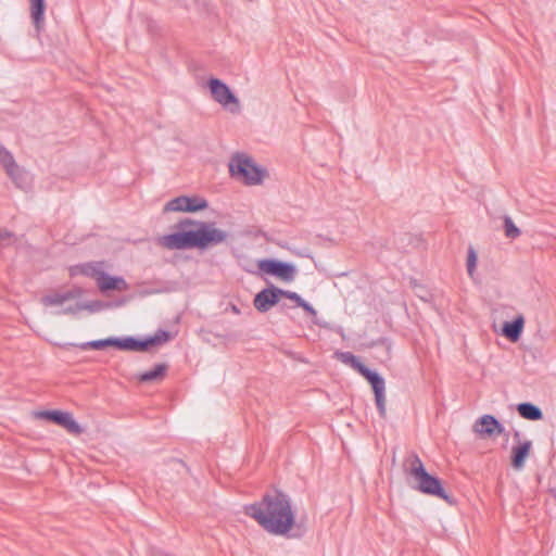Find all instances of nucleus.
Here are the masks:
<instances>
[{
	"instance_id": "f257e3e1",
	"label": "nucleus",
	"mask_w": 556,
	"mask_h": 556,
	"mask_svg": "<svg viewBox=\"0 0 556 556\" xmlns=\"http://www.w3.org/2000/svg\"><path fill=\"white\" fill-rule=\"evenodd\" d=\"M244 511L270 534L285 535L294 525L291 500L278 489L264 495L262 501L245 506Z\"/></svg>"
},
{
	"instance_id": "f03ea898",
	"label": "nucleus",
	"mask_w": 556,
	"mask_h": 556,
	"mask_svg": "<svg viewBox=\"0 0 556 556\" xmlns=\"http://www.w3.org/2000/svg\"><path fill=\"white\" fill-rule=\"evenodd\" d=\"M188 225H193L195 228L163 236L159 239V243L169 250L194 248L204 250L224 243L229 237L227 231L217 228L215 223L194 222L192 219H186L181 223L182 227Z\"/></svg>"
},
{
	"instance_id": "7ed1b4c3",
	"label": "nucleus",
	"mask_w": 556,
	"mask_h": 556,
	"mask_svg": "<svg viewBox=\"0 0 556 556\" xmlns=\"http://www.w3.org/2000/svg\"><path fill=\"white\" fill-rule=\"evenodd\" d=\"M228 167L230 176L247 186L261 185L267 177L266 169L245 153L233 154Z\"/></svg>"
},
{
	"instance_id": "20e7f679",
	"label": "nucleus",
	"mask_w": 556,
	"mask_h": 556,
	"mask_svg": "<svg viewBox=\"0 0 556 556\" xmlns=\"http://www.w3.org/2000/svg\"><path fill=\"white\" fill-rule=\"evenodd\" d=\"M207 88L212 99L222 108L232 114H239L241 112L240 100L223 80L210 78L207 80Z\"/></svg>"
},
{
	"instance_id": "39448f33",
	"label": "nucleus",
	"mask_w": 556,
	"mask_h": 556,
	"mask_svg": "<svg viewBox=\"0 0 556 556\" xmlns=\"http://www.w3.org/2000/svg\"><path fill=\"white\" fill-rule=\"evenodd\" d=\"M81 295L79 288L66 291H51L43 295L41 303L45 307L52 308L56 313H76L83 308L79 304L75 306L64 307L65 303L72 300H76Z\"/></svg>"
},
{
	"instance_id": "423d86ee",
	"label": "nucleus",
	"mask_w": 556,
	"mask_h": 556,
	"mask_svg": "<svg viewBox=\"0 0 556 556\" xmlns=\"http://www.w3.org/2000/svg\"><path fill=\"white\" fill-rule=\"evenodd\" d=\"M403 470L418 486H441L440 480L426 471L422 462L416 454H410L404 460Z\"/></svg>"
},
{
	"instance_id": "0eeeda50",
	"label": "nucleus",
	"mask_w": 556,
	"mask_h": 556,
	"mask_svg": "<svg viewBox=\"0 0 556 556\" xmlns=\"http://www.w3.org/2000/svg\"><path fill=\"white\" fill-rule=\"evenodd\" d=\"M261 273L274 276L281 281L291 282L296 275V267L276 260H261L257 263Z\"/></svg>"
},
{
	"instance_id": "6e6552de",
	"label": "nucleus",
	"mask_w": 556,
	"mask_h": 556,
	"mask_svg": "<svg viewBox=\"0 0 556 556\" xmlns=\"http://www.w3.org/2000/svg\"><path fill=\"white\" fill-rule=\"evenodd\" d=\"M169 338V333L166 331H159L153 337H150L143 341H138L134 338H115L114 346L126 351H146L152 345L167 342Z\"/></svg>"
},
{
	"instance_id": "1a4fd4ad",
	"label": "nucleus",
	"mask_w": 556,
	"mask_h": 556,
	"mask_svg": "<svg viewBox=\"0 0 556 556\" xmlns=\"http://www.w3.org/2000/svg\"><path fill=\"white\" fill-rule=\"evenodd\" d=\"M37 418L52 421L63 428L70 433L79 435L83 432V428L73 418L72 414L62 410H42L37 413Z\"/></svg>"
},
{
	"instance_id": "9d476101",
	"label": "nucleus",
	"mask_w": 556,
	"mask_h": 556,
	"mask_svg": "<svg viewBox=\"0 0 556 556\" xmlns=\"http://www.w3.org/2000/svg\"><path fill=\"white\" fill-rule=\"evenodd\" d=\"M208 206L207 201L201 197H177L166 203L165 212H199Z\"/></svg>"
},
{
	"instance_id": "9b49d317",
	"label": "nucleus",
	"mask_w": 556,
	"mask_h": 556,
	"mask_svg": "<svg viewBox=\"0 0 556 556\" xmlns=\"http://www.w3.org/2000/svg\"><path fill=\"white\" fill-rule=\"evenodd\" d=\"M0 165L3 166L8 176L20 188L23 187L24 173L16 164L13 154L0 143Z\"/></svg>"
},
{
	"instance_id": "f8f14e48",
	"label": "nucleus",
	"mask_w": 556,
	"mask_h": 556,
	"mask_svg": "<svg viewBox=\"0 0 556 556\" xmlns=\"http://www.w3.org/2000/svg\"><path fill=\"white\" fill-rule=\"evenodd\" d=\"M472 430L480 437L491 438L501 435L504 432V427L492 415H483L472 426Z\"/></svg>"
},
{
	"instance_id": "ddd939ff",
	"label": "nucleus",
	"mask_w": 556,
	"mask_h": 556,
	"mask_svg": "<svg viewBox=\"0 0 556 556\" xmlns=\"http://www.w3.org/2000/svg\"><path fill=\"white\" fill-rule=\"evenodd\" d=\"M281 289L270 287L258 292L254 298V306L258 312H267L276 305L280 299Z\"/></svg>"
},
{
	"instance_id": "4468645a",
	"label": "nucleus",
	"mask_w": 556,
	"mask_h": 556,
	"mask_svg": "<svg viewBox=\"0 0 556 556\" xmlns=\"http://www.w3.org/2000/svg\"><path fill=\"white\" fill-rule=\"evenodd\" d=\"M104 269L105 264L103 262H89L70 267L68 273L71 277L83 275L90 277L98 282Z\"/></svg>"
},
{
	"instance_id": "2eb2a0df",
	"label": "nucleus",
	"mask_w": 556,
	"mask_h": 556,
	"mask_svg": "<svg viewBox=\"0 0 556 556\" xmlns=\"http://www.w3.org/2000/svg\"><path fill=\"white\" fill-rule=\"evenodd\" d=\"M367 380L372 387L376 404L379 410V414L382 418L387 415V408H386V396H384V380L377 374L374 372L370 375Z\"/></svg>"
},
{
	"instance_id": "dca6fc26",
	"label": "nucleus",
	"mask_w": 556,
	"mask_h": 556,
	"mask_svg": "<svg viewBox=\"0 0 556 556\" xmlns=\"http://www.w3.org/2000/svg\"><path fill=\"white\" fill-rule=\"evenodd\" d=\"M97 286L99 290L103 293L112 290L126 291L129 288L128 283L123 277L110 276L105 273V270L100 277Z\"/></svg>"
},
{
	"instance_id": "f3484780",
	"label": "nucleus",
	"mask_w": 556,
	"mask_h": 556,
	"mask_svg": "<svg viewBox=\"0 0 556 556\" xmlns=\"http://www.w3.org/2000/svg\"><path fill=\"white\" fill-rule=\"evenodd\" d=\"M523 327L525 317L520 314L513 321L503 325L502 334L511 342H517L520 339Z\"/></svg>"
},
{
	"instance_id": "a211bd4d",
	"label": "nucleus",
	"mask_w": 556,
	"mask_h": 556,
	"mask_svg": "<svg viewBox=\"0 0 556 556\" xmlns=\"http://www.w3.org/2000/svg\"><path fill=\"white\" fill-rule=\"evenodd\" d=\"M334 356L343 364L350 365L352 368L357 370L366 379L375 372L364 366L361 361L350 352H336Z\"/></svg>"
},
{
	"instance_id": "6ab92c4d",
	"label": "nucleus",
	"mask_w": 556,
	"mask_h": 556,
	"mask_svg": "<svg viewBox=\"0 0 556 556\" xmlns=\"http://www.w3.org/2000/svg\"><path fill=\"white\" fill-rule=\"evenodd\" d=\"M532 447L531 441H525L518 446L513 447L511 450V465L516 469H520L525 466V462L530 454V450Z\"/></svg>"
},
{
	"instance_id": "aec40b11",
	"label": "nucleus",
	"mask_w": 556,
	"mask_h": 556,
	"mask_svg": "<svg viewBox=\"0 0 556 556\" xmlns=\"http://www.w3.org/2000/svg\"><path fill=\"white\" fill-rule=\"evenodd\" d=\"M517 410L522 418L528 420L535 421L542 419L543 417L542 410L531 403L519 404L517 406Z\"/></svg>"
},
{
	"instance_id": "412c9836",
	"label": "nucleus",
	"mask_w": 556,
	"mask_h": 556,
	"mask_svg": "<svg viewBox=\"0 0 556 556\" xmlns=\"http://www.w3.org/2000/svg\"><path fill=\"white\" fill-rule=\"evenodd\" d=\"M280 296H285L296 303L298 306L302 307L305 312H307L311 316H316V309L306 301H304L296 292L282 290Z\"/></svg>"
},
{
	"instance_id": "4be33fe9",
	"label": "nucleus",
	"mask_w": 556,
	"mask_h": 556,
	"mask_svg": "<svg viewBox=\"0 0 556 556\" xmlns=\"http://www.w3.org/2000/svg\"><path fill=\"white\" fill-rule=\"evenodd\" d=\"M420 492L438 496L446 501L450 505H455L456 500L453 494V489H418Z\"/></svg>"
},
{
	"instance_id": "5701e85b",
	"label": "nucleus",
	"mask_w": 556,
	"mask_h": 556,
	"mask_svg": "<svg viewBox=\"0 0 556 556\" xmlns=\"http://www.w3.org/2000/svg\"><path fill=\"white\" fill-rule=\"evenodd\" d=\"M166 371V366L163 364L156 365L151 370H148L139 376V380L142 382H151L154 380H160L164 377Z\"/></svg>"
},
{
	"instance_id": "b1692460",
	"label": "nucleus",
	"mask_w": 556,
	"mask_h": 556,
	"mask_svg": "<svg viewBox=\"0 0 556 556\" xmlns=\"http://www.w3.org/2000/svg\"><path fill=\"white\" fill-rule=\"evenodd\" d=\"M477 263H478L477 252L472 247H469L468 252H467L466 268H467L468 276L471 279L475 278Z\"/></svg>"
},
{
	"instance_id": "393cba45",
	"label": "nucleus",
	"mask_w": 556,
	"mask_h": 556,
	"mask_svg": "<svg viewBox=\"0 0 556 556\" xmlns=\"http://www.w3.org/2000/svg\"><path fill=\"white\" fill-rule=\"evenodd\" d=\"M114 342H115V338H109V339H104V340H96V341H90V342L84 343L80 348L83 350H86V349L100 350L105 346H114Z\"/></svg>"
},
{
	"instance_id": "a878e982",
	"label": "nucleus",
	"mask_w": 556,
	"mask_h": 556,
	"mask_svg": "<svg viewBox=\"0 0 556 556\" xmlns=\"http://www.w3.org/2000/svg\"><path fill=\"white\" fill-rule=\"evenodd\" d=\"M504 231L505 236L515 239L520 236L519 228L514 224L513 219L509 216L504 218Z\"/></svg>"
},
{
	"instance_id": "bb28decb",
	"label": "nucleus",
	"mask_w": 556,
	"mask_h": 556,
	"mask_svg": "<svg viewBox=\"0 0 556 556\" xmlns=\"http://www.w3.org/2000/svg\"><path fill=\"white\" fill-rule=\"evenodd\" d=\"M43 11H45L43 0H37V29H39V24L42 20Z\"/></svg>"
},
{
	"instance_id": "cd10ccee",
	"label": "nucleus",
	"mask_w": 556,
	"mask_h": 556,
	"mask_svg": "<svg viewBox=\"0 0 556 556\" xmlns=\"http://www.w3.org/2000/svg\"><path fill=\"white\" fill-rule=\"evenodd\" d=\"M29 16L31 23L35 25V0H29Z\"/></svg>"
},
{
	"instance_id": "c85d7f7f",
	"label": "nucleus",
	"mask_w": 556,
	"mask_h": 556,
	"mask_svg": "<svg viewBox=\"0 0 556 556\" xmlns=\"http://www.w3.org/2000/svg\"><path fill=\"white\" fill-rule=\"evenodd\" d=\"M12 237V233L5 229L0 230V241L5 242Z\"/></svg>"
},
{
	"instance_id": "c756f323",
	"label": "nucleus",
	"mask_w": 556,
	"mask_h": 556,
	"mask_svg": "<svg viewBox=\"0 0 556 556\" xmlns=\"http://www.w3.org/2000/svg\"><path fill=\"white\" fill-rule=\"evenodd\" d=\"M548 491L553 494V496L556 498V489H548Z\"/></svg>"
},
{
	"instance_id": "7c9ffc66",
	"label": "nucleus",
	"mask_w": 556,
	"mask_h": 556,
	"mask_svg": "<svg viewBox=\"0 0 556 556\" xmlns=\"http://www.w3.org/2000/svg\"><path fill=\"white\" fill-rule=\"evenodd\" d=\"M232 311H233L235 313H238V312H239V311H238V308H237L236 306H232Z\"/></svg>"
}]
</instances>
